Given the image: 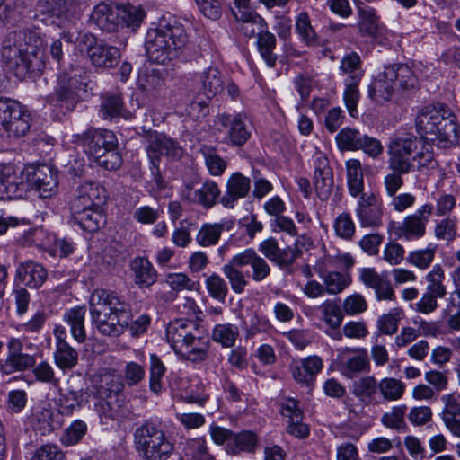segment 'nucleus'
Returning a JSON list of instances; mask_svg holds the SVG:
<instances>
[{
    "label": "nucleus",
    "mask_w": 460,
    "mask_h": 460,
    "mask_svg": "<svg viewBox=\"0 0 460 460\" xmlns=\"http://www.w3.org/2000/svg\"><path fill=\"white\" fill-rule=\"evenodd\" d=\"M93 326L103 336L119 337L128 328L132 336H139L150 326L148 314L132 321L131 305L117 293L97 288L89 300Z\"/></svg>",
    "instance_id": "f257e3e1"
},
{
    "label": "nucleus",
    "mask_w": 460,
    "mask_h": 460,
    "mask_svg": "<svg viewBox=\"0 0 460 460\" xmlns=\"http://www.w3.org/2000/svg\"><path fill=\"white\" fill-rule=\"evenodd\" d=\"M43 57L44 40L35 31H13L3 41V61L19 79L40 75L45 66Z\"/></svg>",
    "instance_id": "f03ea898"
},
{
    "label": "nucleus",
    "mask_w": 460,
    "mask_h": 460,
    "mask_svg": "<svg viewBox=\"0 0 460 460\" xmlns=\"http://www.w3.org/2000/svg\"><path fill=\"white\" fill-rule=\"evenodd\" d=\"M417 131L428 142L447 148L458 140L456 116L444 104L424 107L416 118Z\"/></svg>",
    "instance_id": "7ed1b4c3"
},
{
    "label": "nucleus",
    "mask_w": 460,
    "mask_h": 460,
    "mask_svg": "<svg viewBox=\"0 0 460 460\" xmlns=\"http://www.w3.org/2000/svg\"><path fill=\"white\" fill-rule=\"evenodd\" d=\"M188 41L183 25L176 20L148 30L146 50L151 62L164 65L176 59Z\"/></svg>",
    "instance_id": "20e7f679"
},
{
    "label": "nucleus",
    "mask_w": 460,
    "mask_h": 460,
    "mask_svg": "<svg viewBox=\"0 0 460 460\" xmlns=\"http://www.w3.org/2000/svg\"><path fill=\"white\" fill-rule=\"evenodd\" d=\"M417 84L418 79L408 66H388L368 85L367 93L376 103L385 104L394 101L400 90L413 89Z\"/></svg>",
    "instance_id": "39448f33"
},
{
    "label": "nucleus",
    "mask_w": 460,
    "mask_h": 460,
    "mask_svg": "<svg viewBox=\"0 0 460 460\" xmlns=\"http://www.w3.org/2000/svg\"><path fill=\"white\" fill-rule=\"evenodd\" d=\"M136 450L145 460H168L174 443L160 424L146 421L134 431Z\"/></svg>",
    "instance_id": "423d86ee"
},
{
    "label": "nucleus",
    "mask_w": 460,
    "mask_h": 460,
    "mask_svg": "<svg viewBox=\"0 0 460 460\" xmlns=\"http://www.w3.org/2000/svg\"><path fill=\"white\" fill-rule=\"evenodd\" d=\"M0 126L10 138L24 137L31 127V115L20 102L0 97Z\"/></svg>",
    "instance_id": "0eeeda50"
},
{
    "label": "nucleus",
    "mask_w": 460,
    "mask_h": 460,
    "mask_svg": "<svg viewBox=\"0 0 460 460\" xmlns=\"http://www.w3.org/2000/svg\"><path fill=\"white\" fill-rule=\"evenodd\" d=\"M420 139L410 133H398L387 146L388 164L391 170L410 172L413 167V153L417 152Z\"/></svg>",
    "instance_id": "6e6552de"
},
{
    "label": "nucleus",
    "mask_w": 460,
    "mask_h": 460,
    "mask_svg": "<svg viewBox=\"0 0 460 460\" xmlns=\"http://www.w3.org/2000/svg\"><path fill=\"white\" fill-rule=\"evenodd\" d=\"M146 151L151 164V172L159 184V162L162 155L180 159L183 155L182 147L172 138L156 131L150 132L146 137Z\"/></svg>",
    "instance_id": "1a4fd4ad"
},
{
    "label": "nucleus",
    "mask_w": 460,
    "mask_h": 460,
    "mask_svg": "<svg viewBox=\"0 0 460 460\" xmlns=\"http://www.w3.org/2000/svg\"><path fill=\"white\" fill-rule=\"evenodd\" d=\"M37 10L53 18L52 22L67 28L79 19L82 4L81 0H39Z\"/></svg>",
    "instance_id": "9d476101"
},
{
    "label": "nucleus",
    "mask_w": 460,
    "mask_h": 460,
    "mask_svg": "<svg viewBox=\"0 0 460 460\" xmlns=\"http://www.w3.org/2000/svg\"><path fill=\"white\" fill-rule=\"evenodd\" d=\"M74 141L82 146L85 153L93 159L101 158L111 148H118L115 134L108 129L90 128L82 134L75 135Z\"/></svg>",
    "instance_id": "9b49d317"
},
{
    "label": "nucleus",
    "mask_w": 460,
    "mask_h": 460,
    "mask_svg": "<svg viewBox=\"0 0 460 460\" xmlns=\"http://www.w3.org/2000/svg\"><path fill=\"white\" fill-rule=\"evenodd\" d=\"M25 167L20 169L13 164H0V200L22 197L29 190Z\"/></svg>",
    "instance_id": "f8f14e48"
},
{
    "label": "nucleus",
    "mask_w": 460,
    "mask_h": 460,
    "mask_svg": "<svg viewBox=\"0 0 460 460\" xmlns=\"http://www.w3.org/2000/svg\"><path fill=\"white\" fill-rule=\"evenodd\" d=\"M217 130L225 133L224 142L234 146H243L251 137L246 117L242 113H221L217 116Z\"/></svg>",
    "instance_id": "ddd939ff"
},
{
    "label": "nucleus",
    "mask_w": 460,
    "mask_h": 460,
    "mask_svg": "<svg viewBox=\"0 0 460 460\" xmlns=\"http://www.w3.org/2000/svg\"><path fill=\"white\" fill-rule=\"evenodd\" d=\"M81 44L94 66L112 67L119 62V49L97 40L92 35H84Z\"/></svg>",
    "instance_id": "4468645a"
},
{
    "label": "nucleus",
    "mask_w": 460,
    "mask_h": 460,
    "mask_svg": "<svg viewBox=\"0 0 460 460\" xmlns=\"http://www.w3.org/2000/svg\"><path fill=\"white\" fill-rule=\"evenodd\" d=\"M433 207L430 204L420 206L415 213L407 216L395 228L394 234L401 239L408 241L418 240L424 236L426 226L432 214Z\"/></svg>",
    "instance_id": "2eb2a0df"
},
{
    "label": "nucleus",
    "mask_w": 460,
    "mask_h": 460,
    "mask_svg": "<svg viewBox=\"0 0 460 460\" xmlns=\"http://www.w3.org/2000/svg\"><path fill=\"white\" fill-rule=\"evenodd\" d=\"M6 347V358L0 362V372L2 374L11 375L15 372H23L35 365V357L22 352L24 343L20 338H9Z\"/></svg>",
    "instance_id": "dca6fc26"
},
{
    "label": "nucleus",
    "mask_w": 460,
    "mask_h": 460,
    "mask_svg": "<svg viewBox=\"0 0 460 460\" xmlns=\"http://www.w3.org/2000/svg\"><path fill=\"white\" fill-rule=\"evenodd\" d=\"M25 177L28 179L29 190L32 189L39 192L42 199L52 197L58 189V175L49 165L25 167Z\"/></svg>",
    "instance_id": "f3484780"
},
{
    "label": "nucleus",
    "mask_w": 460,
    "mask_h": 460,
    "mask_svg": "<svg viewBox=\"0 0 460 460\" xmlns=\"http://www.w3.org/2000/svg\"><path fill=\"white\" fill-rule=\"evenodd\" d=\"M80 75L72 70L70 73H62L58 79L56 93L49 97V101L54 106H66V110H72L78 101L77 91L81 88Z\"/></svg>",
    "instance_id": "a211bd4d"
},
{
    "label": "nucleus",
    "mask_w": 460,
    "mask_h": 460,
    "mask_svg": "<svg viewBox=\"0 0 460 460\" xmlns=\"http://www.w3.org/2000/svg\"><path fill=\"white\" fill-rule=\"evenodd\" d=\"M279 412L287 423V432L296 438H305L309 435V428L304 422V411L300 402L291 398H283L279 402Z\"/></svg>",
    "instance_id": "6ab92c4d"
},
{
    "label": "nucleus",
    "mask_w": 460,
    "mask_h": 460,
    "mask_svg": "<svg viewBox=\"0 0 460 460\" xmlns=\"http://www.w3.org/2000/svg\"><path fill=\"white\" fill-rule=\"evenodd\" d=\"M338 358L341 373L349 378L367 372L370 368L367 350L364 348H341L338 349Z\"/></svg>",
    "instance_id": "aec40b11"
},
{
    "label": "nucleus",
    "mask_w": 460,
    "mask_h": 460,
    "mask_svg": "<svg viewBox=\"0 0 460 460\" xmlns=\"http://www.w3.org/2000/svg\"><path fill=\"white\" fill-rule=\"evenodd\" d=\"M355 213L362 227H379L383 223V205L373 193L360 195Z\"/></svg>",
    "instance_id": "412c9836"
},
{
    "label": "nucleus",
    "mask_w": 460,
    "mask_h": 460,
    "mask_svg": "<svg viewBox=\"0 0 460 460\" xmlns=\"http://www.w3.org/2000/svg\"><path fill=\"white\" fill-rule=\"evenodd\" d=\"M220 193L218 185L211 180H207L198 188L186 186L181 190V198L190 203L208 209L216 205Z\"/></svg>",
    "instance_id": "4be33fe9"
},
{
    "label": "nucleus",
    "mask_w": 460,
    "mask_h": 460,
    "mask_svg": "<svg viewBox=\"0 0 460 460\" xmlns=\"http://www.w3.org/2000/svg\"><path fill=\"white\" fill-rule=\"evenodd\" d=\"M199 333V332L195 323L184 319H177L168 324L166 328V340L173 351L178 354Z\"/></svg>",
    "instance_id": "5701e85b"
},
{
    "label": "nucleus",
    "mask_w": 460,
    "mask_h": 460,
    "mask_svg": "<svg viewBox=\"0 0 460 460\" xmlns=\"http://www.w3.org/2000/svg\"><path fill=\"white\" fill-rule=\"evenodd\" d=\"M440 400L443 403L440 415L445 427L453 436L460 438V394H443Z\"/></svg>",
    "instance_id": "b1692460"
},
{
    "label": "nucleus",
    "mask_w": 460,
    "mask_h": 460,
    "mask_svg": "<svg viewBox=\"0 0 460 460\" xmlns=\"http://www.w3.org/2000/svg\"><path fill=\"white\" fill-rule=\"evenodd\" d=\"M91 22L102 31H117L120 27L119 5L107 3L97 4L91 13Z\"/></svg>",
    "instance_id": "393cba45"
},
{
    "label": "nucleus",
    "mask_w": 460,
    "mask_h": 460,
    "mask_svg": "<svg viewBox=\"0 0 460 460\" xmlns=\"http://www.w3.org/2000/svg\"><path fill=\"white\" fill-rule=\"evenodd\" d=\"M240 264L243 267L249 266L251 270L246 271V276L255 282H262L271 272V268L267 261L259 255L253 249H246L237 253Z\"/></svg>",
    "instance_id": "a878e982"
},
{
    "label": "nucleus",
    "mask_w": 460,
    "mask_h": 460,
    "mask_svg": "<svg viewBox=\"0 0 460 460\" xmlns=\"http://www.w3.org/2000/svg\"><path fill=\"white\" fill-rule=\"evenodd\" d=\"M358 278L366 287L375 290L378 300L393 299L394 294L391 283L374 268H361L358 270Z\"/></svg>",
    "instance_id": "bb28decb"
},
{
    "label": "nucleus",
    "mask_w": 460,
    "mask_h": 460,
    "mask_svg": "<svg viewBox=\"0 0 460 460\" xmlns=\"http://www.w3.org/2000/svg\"><path fill=\"white\" fill-rule=\"evenodd\" d=\"M137 87L149 101L161 97L164 87L163 74L156 69H143L139 72Z\"/></svg>",
    "instance_id": "cd10ccee"
},
{
    "label": "nucleus",
    "mask_w": 460,
    "mask_h": 460,
    "mask_svg": "<svg viewBox=\"0 0 460 460\" xmlns=\"http://www.w3.org/2000/svg\"><path fill=\"white\" fill-rule=\"evenodd\" d=\"M251 188V181L240 172L233 173L226 181V193L220 199L221 204L227 208H233L239 199L247 196Z\"/></svg>",
    "instance_id": "c85d7f7f"
},
{
    "label": "nucleus",
    "mask_w": 460,
    "mask_h": 460,
    "mask_svg": "<svg viewBox=\"0 0 460 460\" xmlns=\"http://www.w3.org/2000/svg\"><path fill=\"white\" fill-rule=\"evenodd\" d=\"M259 251L270 261L279 267L293 264L297 258V252L291 247L281 249L274 237H269L259 245Z\"/></svg>",
    "instance_id": "c756f323"
},
{
    "label": "nucleus",
    "mask_w": 460,
    "mask_h": 460,
    "mask_svg": "<svg viewBox=\"0 0 460 460\" xmlns=\"http://www.w3.org/2000/svg\"><path fill=\"white\" fill-rule=\"evenodd\" d=\"M107 191L98 182H84L77 189V195L72 204L81 205L84 208H100L105 203Z\"/></svg>",
    "instance_id": "7c9ffc66"
},
{
    "label": "nucleus",
    "mask_w": 460,
    "mask_h": 460,
    "mask_svg": "<svg viewBox=\"0 0 460 460\" xmlns=\"http://www.w3.org/2000/svg\"><path fill=\"white\" fill-rule=\"evenodd\" d=\"M195 82L198 91L208 99L215 97L224 90V77L217 67L210 66L196 75Z\"/></svg>",
    "instance_id": "2f4dec72"
},
{
    "label": "nucleus",
    "mask_w": 460,
    "mask_h": 460,
    "mask_svg": "<svg viewBox=\"0 0 460 460\" xmlns=\"http://www.w3.org/2000/svg\"><path fill=\"white\" fill-rule=\"evenodd\" d=\"M358 27L363 36L377 40L385 32V27L380 22V17L373 7H359Z\"/></svg>",
    "instance_id": "473e14b6"
},
{
    "label": "nucleus",
    "mask_w": 460,
    "mask_h": 460,
    "mask_svg": "<svg viewBox=\"0 0 460 460\" xmlns=\"http://www.w3.org/2000/svg\"><path fill=\"white\" fill-rule=\"evenodd\" d=\"M94 411L97 412L102 423L108 424L110 421L119 420L124 415L122 400L119 396L102 397L96 395Z\"/></svg>",
    "instance_id": "72a5a7b5"
},
{
    "label": "nucleus",
    "mask_w": 460,
    "mask_h": 460,
    "mask_svg": "<svg viewBox=\"0 0 460 460\" xmlns=\"http://www.w3.org/2000/svg\"><path fill=\"white\" fill-rule=\"evenodd\" d=\"M75 223L87 232H95L103 223V216L100 208H84L81 205L71 204Z\"/></svg>",
    "instance_id": "f704fd0d"
},
{
    "label": "nucleus",
    "mask_w": 460,
    "mask_h": 460,
    "mask_svg": "<svg viewBox=\"0 0 460 460\" xmlns=\"http://www.w3.org/2000/svg\"><path fill=\"white\" fill-rule=\"evenodd\" d=\"M262 30L257 34V49L261 57L266 62L268 66L274 67L277 61V55L274 53L276 49V37L269 31L268 24L265 20H258Z\"/></svg>",
    "instance_id": "c9c22d12"
},
{
    "label": "nucleus",
    "mask_w": 460,
    "mask_h": 460,
    "mask_svg": "<svg viewBox=\"0 0 460 460\" xmlns=\"http://www.w3.org/2000/svg\"><path fill=\"white\" fill-rule=\"evenodd\" d=\"M47 271L42 265L27 261L21 263L17 268V278L25 286L39 288L46 280Z\"/></svg>",
    "instance_id": "e433bc0d"
},
{
    "label": "nucleus",
    "mask_w": 460,
    "mask_h": 460,
    "mask_svg": "<svg viewBox=\"0 0 460 460\" xmlns=\"http://www.w3.org/2000/svg\"><path fill=\"white\" fill-rule=\"evenodd\" d=\"M209 348L210 341L208 337L196 334L177 355L191 362H201L207 359Z\"/></svg>",
    "instance_id": "4c0bfd02"
},
{
    "label": "nucleus",
    "mask_w": 460,
    "mask_h": 460,
    "mask_svg": "<svg viewBox=\"0 0 460 460\" xmlns=\"http://www.w3.org/2000/svg\"><path fill=\"white\" fill-rule=\"evenodd\" d=\"M378 393L379 381L373 376H362L353 384L352 394L365 404L376 402Z\"/></svg>",
    "instance_id": "58836bf2"
},
{
    "label": "nucleus",
    "mask_w": 460,
    "mask_h": 460,
    "mask_svg": "<svg viewBox=\"0 0 460 460\" xmlns=\"http://www.w3.org/2000/svg\"><path fill=\"white\" fill-rule=\"evenodd\" d=\"M238 262H240V260L235 254L228 263L222 267V271L229 281L232 290L235 294H242L248 285V277L246 272L241 270L243 267Z\"/></svg>",
    "instance_id": "ea45409f"
},
{
    "label": "nucleus",
    "mask_w": 460,
    "mask_h": 460,
    "mask_svg": "<svg viewBox=\"0 0 460 460\" xmlns=\"http://www.w3.org/2000/svg\"><path fill=\"white\" fill-rule=\"evenodd\" d=\"M130 268L134 273V281L138 287H150L156 281V270L146 258H135Z\"/></svg>",
    "instance_id": "a19ab883"
},
{
    "label": "nucleus",
    "mask_w": 460,
    "mask_h": 460,
    "mask_svg": "<svg viewBox=\"0 0 460 460\" xmlns=\"http://www.w3.org/2000/svg\"><path fill=\"white\" fill-rule=\"evenodd\" d=\"M84 395L82 390L59 389L57 400L59 413L62 415H71L75 411L81 409L85 402Z\"/></svg>",
    "instance_id": "79ce46f5"
},
{
    "label": "nucleus",
    "mask_w": 460,
    "mask_h": 460,
    "mask_svg": "<svg viewBox=\"0 0 460 460\" xmlns=\"http://www.w3.org/2000/svg\"><path fill=\"white\" fill-rule=\"evenodd\" d=\"M319 277L322 279L326 294L338 295L351 283L350 275L340 271L320 270Z\"/></svg>",
    "instance_id": "37998d69"
},
{
    "label": "nucleus",
    "mask_w": 460,
    "mask_h": 460,
    "mask_svg": "<svg viewBox=\"0 0 460 460\" xmlns=\"http://www.w3.org/2000/svg\"><path fill=\"white\" fill-rule=\"evenodd\" d=\"M100 116L111 120L114 118L125 117L124 103L120 93H103L101 96Z\"/></svg>",
    "instance_id": "c03bdc74"
},
{
    "label": "nucleus",
    "mask_w": 460,
    "mask_h": 460,
    "mask_svg": "<svg viewBox=\"0 0 460 460\" xmlns=\"http://www.w3.org/2000/svg\"><path fill=\"white\" fill-rule=\"evenodd\" d=\"M347 182L351 196L363 194L364 179L361 162L358 159H349L346 162Z\"/></svg>",
    "instance_id": "a18cd8bd"
},
{
    "label": "nucleus",
    "mask_w": 460,
    "mask_h": 460,
    "mask_svg": "<svg viewBox=\"0 0 460 460\" xmlns=\"http://www.w3.org/2000/svg\"><path fill=\"white\" fill-rule=\"evenodd\" d=\"M240 332L236 325L230 323H217L212 330V340L223 348H233Z\"/></svg>",
    "instance_id": "49530a36"
},
{
    "label": "nucleus",
    "mask_w": 460,
    "mask_h": 460,
    "mask_svg": "<svg viewBox=\"0 0 460 460\" xmlns=\"http://www.w3.org/2000/svg\"><path fill=\"white\" fill-rule=\"evenodd\" d=\"M54 362L62 371L74 368L78 362V353L67 342L56 344Z\"/></svg>",
    "instance_id": "de8ad7c7"
},
{
    "label": "nucleus",
    "mask_w": 460,
    "mask_h": 460,
    "mask_svg": "<svg viewBox=\"0 0 460 460\" xmlns=\"http://www.w3.org/2000/svg\"><path fill=\"white\" fill-rule=\"evenodd\" d=\"M85 312L84 307H75L64 314V320L69 324L72 336L78 342H84L86 338L84 324Z\"/></svg>",
    "instance_id": "09e8293b"
},
{
    "label": "nucleus",
    "mask_w": 460,
    "mask_h": 460,
    "mask_svg": "<svg viewBox=\"0 0 460 460\" xmlns=\"http://www.w3.org/2000/svg\"><path fill=\"white\" fill-rule=\"evenodd\" d=\"M296 31L299 39L307 47H316L319 39L316 31L311 24L309 15L305 12L300 13L296 18Z\"/></svg>",
    "instance_id": "8fccbe9b"
},
{
    "label": "nucleus",
    "mask_w": 460,
    "mask_h": 460,
    "mask_svg": "<svg viewBox=\"0 0 460 460\" xmlns=\"http://www.w3.org/2000/svg\"><path fill=\"white\" fill-rule=\"evenodd\" d=\"M234 17L239 22L240 31L247 37H253L262 30L258 20H264L261 15L250 10H241L234 13Z\"/></svg>",
    "instance_id": "3c124183"
},
{
    "label": "nucleus",
    "mask_w": 460,
    "mask_h": 460,
    "mask_svg": "<svg viewBox=\"0 0 460 460\" xmlns=\"http://www.w3.org/2000/svg\"><path fill=\"white\" fill-rule=\"evenodd\" d=\"M29 420L34 429L42 433L49 431L52 429V411L46 403L38 404L32 408Z\"/></svg>",
    "instance_id": "603ef678"
},
{
    "label": "nucleus",
    "mask_w": 460,
    "mask_h": 460,
    "mask_svg": "<svg viewBox=\"0 0 460 460\" xmlns=\"http://www.w3.org/2000/svg\"><path fill=\"white\" fill-rule=\"evenodd\" d=\"M224 231L221 223H205L199 229L195 240L201 247H210L217 244Z\"/></svg>",
    "instance_id": "864d4df0"
},
{
    "label": "nucleus",
    "mask_w": 460,
    "mask_h": 460,
    "mask_svg": "<svg viewBox=\"0 0 460 460\" xmlns=\"http://www.w3.org/2000/svg\"><path fill=\"white\" fill-rule=\"evenodd\" d=\"M256 443V436L251 431L234 433L232 439L226 444V451L232 455H237L240 452H252Z\"/></svg>",
    "instance_id": "5fc2aeb1"
},
{
    "label": "nucleus",
    "mask_w": 460,
    "mask_h": 460,
    "mask_svg": "<svg viewBox=\"0 0 460 460\" xmlns=\"http://www.w3.org/2000/svg\"><path fill=\"white\" fill-rule=\"evenodd\" d=\"M359 83V75L352 79H345L344 81L345 89L343 92V101L349 114L352 118H357L358 115V103L360 99V92L358 89Z\"/></svg>",
    "instance_id": "6e6d98bb"
},
{
    "label": "nucleus",
    "mask_w": 460,
    "mask_h": 460,
    "mask_svg": "<svg viewBox=\"0 0 460 460\" xmlns=\"http://www.w3.org/2000/svg\"><path fill=\"white\" fill-rule=\"evenodd\" d=\"M406 390V385L394 377H384L379 381V394L388 402H394L402 398Z\"/></svg>",
    "instance_id": "4d7b16f0"
},
{
    "label": "nucleus",
    "mask_w": 460,
    "mask_h": 460,
    "mask_svg": "<svg viewBox=\"0 0 460 460\" xmlns=\"http://www.w3.org/2000/svg\"><path fill=\"white\" fill-rule=\"evenodd\" d=\"M365 134L352 128H342L335 137L337 146L340 150L358 151Z\"/></svg>",
    "instance_id": "13d9d810"
},
{
    "label": "nucleus",
    "mask_w": 460,
    "mask_h": 460,
    "mask_svg": "<svg viewBox=\"0 0 460 460\" xmlns=\"http://www.w3.org/2000/svg\"><path fill=\"white\" fill-rule=\"evenodd\" d=\"M437 248L436 244L429 243L424 249L411 251L406 257V261L420 270H427L435 259Z\"/></svg>",
    "instance_id": "bf43d9fd"
},
{
    "label": "nucleus",
    "mask_w": 460,
    "mask_h": 460,
    "mask_svg": "<svg viewBox=\"0 0 460 460\" xmlns=\"http://www.w3.org/2000/svg\"><path fill=\"white\" fill-rule=\"evenodd\" d=\"M124 383L119 376L104 374L101 376L100 384L95 386L96 395L102 397L119 396L124 388Z\"/></svg>",
    "instance_id": "052dcab7"
},
{
    "label": "nucleus",
    "mask_w": 460,
    "mask_h": 460,
    "mask_svg": "<svg viewBox=\"0 0 460 460\" xmlns=\"http://www.w3.org/2000/svg\"><path fill=\"white\" fill-rule=\"evenodd\" d=\"M120 26L125 24L127 27L135 31L140 26L146 17L145 11L140 6L132 4L119 5Z\"/></svg>",
    "instance_id": "680f3d73"
},
{
    "label": "nucleus",
    "mask_w": 460,
    "mask_h": 460,
    "mask_svg": "<svg viewBox=\"0 0 460 460\" xmlns=\"http://www.w3.org/2000/svg\"><path fill=\"white\" fill-rule=\"evenodd\" d=\"M41 245L52 256L66 257L75 250V243L72 241L66 238L58 239L55 234H48L47 241Z\"/></svg>",
    "instance_id": "e2e57ef3"
},
{
    "label": "nucleus",
    "mask_w": 460,
    "mask_h": 460,
    "mask_svg": "<svg viewBox=\"0 0 460 460\" xmlns=\"http://www.w3.org/2000/svg\"><path fill=\"white\" fill-rule=\"evenodd\" d=\"M319 310L323 314V320L330 328H340L343 320V313L341 305L336 301H324L320 305Z\"/></svg>",
    "instance_id": "0e129e2a"
},
{
    "label": "nucleus",
    "mask_w": 460,
    "mask_h": 460,
    "mask_svg": "<svg viewBox=\"0 0 460 460\" xmlns=\"http://www.w3.org/2000/svg\"><path fill=\"white\" fill-rule=\"evenodd\" d=\"M205 287L208 295L215 300L225 303L228 295V287L226 280L217 273L208 276Z\"/></svg>",
    "instance_id": "69168bd1"
},
{
    "label": "nucleus",
    "mask_w": 460,
    "mask_h": 460,
    "mask_svg": "<svg viewBox=\"0 0 460 460\" xmlns=\"http://www.w3.org/2000/svg\"><path fill=\"white\" fill-rule=\"evenodd\" d=\"M445 275L441 266L437 264L425 276L427 281V293L434 294L436 296L444 297L446 295V287L443 285Z\"/></svg>",
    "instance_id": "338daca9"
},
{
    "label": "nucleus",
    "mask_w": 460,
    "mask_h": 460,
    "mask_svg": "<svg viewBox=\"0 0 460 460\" xmlns=\"http://www.w3.org/2000/svg\"><path fill=\"white\" fill-rule=\"evenodd\" d=\"M413 161L416 162L417 170L420 172L434 170L438 165L434 157L432 145L429 143L423 144L420 150H417Z\"/></svg>",
    "instance_id": "774afa93"
}]
</instances>
